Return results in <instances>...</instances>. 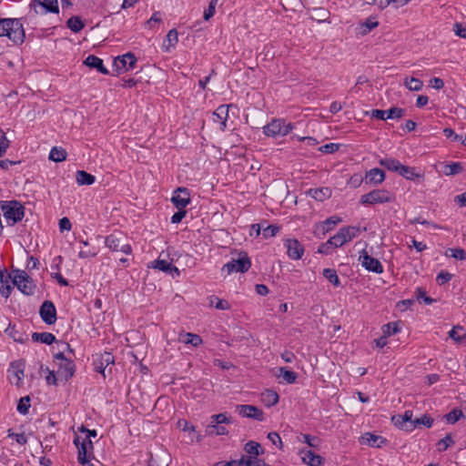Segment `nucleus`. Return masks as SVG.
<instances>
[{
    "mask_svg": "<svg viewBox=\"0 0 466 466\" xmlns=\"http://www.w3.org/2000/svg\"><path fill=\"white\" fill-rule=\"evenodd\" d=\"M359 259L361 261V265L366 270L377 274L383 273L384 269L382 264L379 259L369 255L366 249H362L360 252Z\"/></svg>",
    "mask_w": 466,
    "mask_h": 466,
    "instance_id": "obj_10",
    "label": "nucleus"
},
{
    "mask_svg": "<svg viewBox=\"0 0 466 466\" xmlns=\"http://www.w3.org/2000/svg\"><path fill=\"white\" fill-rule=\"evenodd\" d=\"M322 274L335 287L340 286V280L335 269L324 268Z\"/></svg>",
    "mask_w": 466,
    "mask_h": 466,
    "instance_id": "obj_44",
    "label": "nucleus"
},
{
    "mask_svg": "<svg viewBox=\"0 0 466 466\" xmlns=\"http://www.w3.org/2000/svg\"><path fill=\"white\" fill-rule=\"evenodd\" d=\"M379 163L388 170L396 172L398 174L402 165L399 160L391 157L381 158Z\"/></svg>",
    "mask_w": 466,
    "mask_h": 466,
    "instance_id": "obj_35",
    "label": "nucleus"
},
{
    "mask_svg": "<svg viewBox=\"0 0 466 466\" xmlns=\"http://www.w3.org/2000/svg\"><path fill=\"white\" fill-rule=\"evenodd\" d=\"M2 203L1 211L7 226H14L21 221L25 217V207L16 200L0 201Z\"/></svg>",
    "mask_w": 466,
    "mask_h": 466,
    "instance_id": "obj_2",
    "label": "nucleus"
},
{
    "mask_svg": "<svg viewBox=\"0 0 466 466\" xmlns=\"http://www.w3.org/2000/svg\"><path fill=\"white\" fill-rule=\"evenodd\" d=\"M84 64L90 68H96L99 73L103 75L109 74V71L103 64V60L95 55H89L84 61Z\"/></svg>",
    "mask_w": 466,
    "mask_h": 466,
    "instance_id": "obj_22",
    "label": "nucleus"
},
{
    "mask_svg": "<svg viewBox=\"0 0 466 466\" xmlns=\"http://www.w3.org/2000/svg\"><path fill=\"white\" fill-rule=\"evenodd\" d=\"M171 202L177 209L185 208L190 202V193L187 187H177L171 198Z\"/></svg>",
    "mask_w": 466,
    "mask_h": 466,
    "instance_id": "obj_13",
    "label": "nucleus"
},
{
    "mask_svg": "<svg viewBox=\"0 0 466 466\" xmlns=\"http://www.w3.org/2000/svg\"><path fill=\"white\" fill-rule=\"evenodd\" d=\"M206 432L208 435H226L228 431L224 426L210 424L207 427Z\"/></svg>",
    "mask_w": 466,
    "mask_h": 466,
    "instance_id": "obj_50",
    "label": "nucleus"
},
{
    "mask_svg": "<svg viewBox=\"0 0 466 466\" xmlns=\"http://www.w3.org/2000/svg\"><path fill=\"white\" fill-rule=\"evenodd\" d=\"M178 41V34L177 29L173 28L168 31L163 43V48L166 52H169L170 47H174Z\"/></svg>",
    "mask_w": 466,
    "mask_h": 466,
    "instance_id": "obj_33",
    "label": "nucleus"
},
{
    "mask_svg": "<svg viewBox=\"0 0 466 466\" xmlns=\"http://www.w3.org/2000/svg\"><path fill=\"white\" fill-rule=\"evenodd\" d=\"M125 239L126 237L122 232H114L106 237L105 245L113 252L121 251L127 255L131 254L132 248L129 244L124 243Z\"/></svg>",
    "mask_w": 466,
    "mask_h": 466,
    "instance_id": "obj_7",
    "label": "nucleus"
},
{
    "mask_svg": "<svg viewBox=\"0 0 466 466\" xmlns=\"http://www.w3.org/2000/svg\"><path fill=\"white\" fill-rule=\"evenodd\" d=\"M76 180L80 186H90L95 183L96 177L85 170H77L76 173Z\"/></svg>",
    "mask_w": 466,
    "mask_h": 466,
    "instance_id": "obj_31",
    "label": "nucleus"
},
{
    "mask_svg": "<svg viewBox=\"0 0 466 466\" xmlns=\"http://www.w3.org/2000/svg\"><path fill=\"white\" fill-rule=\"evenodd\" d=\"M211 422L215 424L230 423L231 419L226 413H218L210 417Z\"/></svg>",
    "mask_w": 466,
    "mask_h": 466,
    "instance_id": "obj_59",
    "label": "nucleus"
},
{
    "mask_svg": "<svg viewBox=\"0 0 466 466\" xmlns=\"http://www.w3.org/2000/svg\"><path fill=\"white\" fill-rule=\"evenodd\" d=\"M13 273L15 274L12 279L14 286L25 295H33L36 286L32 278L21 269H13Z\"/></svg>",
    "mask_w": 466,
    "mask_h": 466,
    "instance_id": "obj_4",
    "label": "nucleus"
},
{
    "mask_svg": "<svg viewBox=\"0 0 466 466\" xmlns=\"http://www.w3.org/2000/svg\"><path fill=\"white\" fill-rule=\"evenodd\" d=\"M404 86L410 91H420L422 89L423 82L416 77H406Z\"/></svg>",
    "mask_w": 466,
    "mask_h": 466,
    "instance_id": "obj_40",
    "label": "nucleus"
},
{
    "mask_svg": "<svg viewBox=\"0 0 466 466\" xmlns=\"http://www.w3.org/2000/svg\"><path fill=\"white\" fill-rule=\"evenodd\" d=\"M262 400L268 407L274 406L279 402V394L272 390H267L262 393Z\"/></svg>",
    "mask_w": 466,
    "mask_h": 466,
    "instance_id": "obj_38",
    "label": "nucleus"
},
{
    "mask_svg": "<svg viewBox=\"0 0 466 466\" xmlns=\"http://www.w3.org/2000/svg\"><path fill=\"white\" fill-rule=\"evenodd\" d=\"M137 61V59L136 56L133 53L128 52L123 56H119L116 58H115L113 66L116 74L119 75L123 72L134 69Z\"/></svg>",
    "mask_w": 466,
    "mask_h": 466,
    "instance_id": "obj_9",
    "label": "nucleus"
},
{
    "mask_svg": "<svg viewBox=\"0 0 466 466\" xmlns=\"http://www.w3.org/2000/svg\"><path fill=\"white\" fill-rule=\"evenodd\" d=\"M361 444H366L370 447L380 448L382 445L386 444L387 440L380 435H375L370 432H366L360 438Z\"/></svg>",
    "mask_w": 466,
    "mask_h": 466,
    "instance_id": "obj_20",
    "label": "nucleus"
},
{
    "mask_svg": "<svg viewBox=\"0 0 466 466\" xmlns=\"http://www.w3.org/2000/svg\"><path fill=\"white\" fill-rule=\"evenodd\" d=\"M379 25V22L375 20L373 17H369L365 20V22L360 24V34L367 35L372 29L376 28Z\"/></svg>",
    "mask_w": 466,
    "mask_h": 466,
    "instance_id": "obj_43",
    "label": "nucleus"
},
{
    "mask_svg": "<svg viewBox=\"0 0 466 466\" xmlns=\"http://www.w3.org/2000/svg\"><path fill=\"white\" fill-rule=\"evenodd\" d=\"M10 279H13L11 275H5V271L0 268V293L6 299L10 296L13 289L9 284Z\"/></svg>",
    "mask_w": 466,
    "mask_h": 466,
    "instance_id": "obj_28",
    "label": "nucleus"
},
{
    "mask_svg": "<svg viewBox=\"0 0 466 466\" xmlns=\"http://www.w3.org/2000/svg\"><path fill=\"white\" fill-rule=\"evenodd\" d=\"M268 439L272 442V444L276 445L279 449L281 450L283 448V443L279 433L271 431L268 434Z\"/></svg>",
    "mask_w": 466,
    "mask_h": 466,
    "instance_id": "obj_63",
    "label": "nucleus"
},
{
    "mask_svg": "<svg viewBox=\"0 0 466 466\" xmlns=\"http://www.w3.org/2000/svg\"><path fill=\"white\" fill-rule=\"evenodd\" d=\"M454 444V441L451 434H447L444 438L441 439L437 442V449L439 451H444L449 447L452 446Z\"/></svg>",
    "mask_w": 466,
    "mask_h": 466,
    "instance_id": "obj_53",
    "label": "nucleus"
},
{
    "mask_svg": "<svg viewBox=\"0 0 466 466\" xmlns=\"http://www.w3.org/2000/svg\"><path fill=\"white\" fill-rule=\"evenodd\" d=\"M445 256L458 260H466V251L461 248H448L445 251Z\"/></svg>",
    "mask_w": 466,
    "mask_h": 466,
    "instance_id": "obj_45",
    "label": "nucleus"
},
{
    "mask_svg": "<svg viewBox=\"0 0 466 466\" xmlns=\"http://www.w3.org/2000/svg\"><path fill=\"white\" fill-rule=\"evenodd\" d=\"M7 436L9 438H13L15 440V441L20 445H25L27 442V438L25 434V432L22 433H15L12 431L11 429L7 431Z\"/></svg>",
    "mask_w": 466,
    "mask_h": 466,
    "instance_id": "obj_58",
    "label": "nucleus"
},
{
    "mask_svg": "<svg viewBox=\"0 0 466 466\" xmlns=\"http://www.w3.org/2000/svg\"><path fill=\"white\" fill-rule=\"evenodd\" d=\"M463 169L462 164L460 162H451L444 166L443 173L446 176H453L461 173Z\"/></svg>",
    "mask_w": 466,
    "mask_h": 466,
    "instance_id": "obj_41",
    "label": "nucleus"
},
{
    "mask_svg": "<svg viewBox=\"0 0 466 466\" xmlns=\"http://www.w3.org/2000/svg\"><path fill=\"white\" fill-rule=\"evenodd\" d=\"M152 268H157L166 273L175 272L177 276L180 274L178 268L173 266L170 262L164 259H157L153 262Z\"/></svg>",
    "mask_w": 466,
    "mask_h": 466,
    "instance_id": "obj_29",
    "label": "nucleus"
},
{
    "mask_svg": "<svg viewBox=\"0 0 466 466\" xmlns=\"http://www.w3.org/2000/svg\"><path fill=\"white\" fill-rule=\"evenodd\" d=\"M239 415L246 418H251L258 421L264 420V414L262 410L253 405H238L237 407Z\"/></svg>",
    "mask_w": 466,
    "mask_h": 466,
    "instance_id": "obj_17",
    "label": "nucleus"
},
{
    "mask_svg": "<svg viewBox=\"0 0 466 466\" xmlns=\"http://www.w3.org/2000/svg\"><path fill=\"white\" fill-rule=\"evenodd\" d=\"M385 179V172L379 168L374 167L369 170L365 175V183L379 185L381 184Z\"/></svg>",
    "mask_w": 466,
    "mask_h": 466,
    "instance_id": "obj_21",
    "label": "nucleus"
},
{
    "mask_svg": "<svg viewBox=\"0 0 466 466\" xmlns=\"http://www.w3.org/2000/svg\"><path fill=\"white\" fill-rule=\"evenodd\" d=\"M232 105H220L214 112H213V121L220 122L219 129L221 131H225L227 128V121L228 118V110Z\"/></svg>",
    "mask_w": 466,
    "mask_h": 466,
    "instance_id": "obj_18",
    "label": "nucleus"
},
{
    "mask_svg": "<svg viewBox=\"0 0 466 466\" xmlns=\"http://www.w3.org/2000/svg\"><path fill=\"white\" fill-rule=\"evenodd\" d=\"M251 267V261L246 252H241L238 254V258H232L230 261L226 263L221 270L226 271L228 274L231 273H245Z\"/></svg>",
    "mask_w": 466,
    "mask_h": 466,
    "instance_id": "obj_6",
    "label": "nucleus"
},
{
    "mask_svg": "<svg viewBox=\"0 0 466 466\" xmlns=\"http://www.w3.org/2000/svg\"><path fill=\"white\" fill-rule=\"evenodd\" d=\"M302 455V461L304 463L309 465V466H320L322 463V457L316 454L312 451H304L302 450L300 451Z\"/></svg>",
    "mask_w": 466,
    "mask_h": 466,
    "instance_id": "obj_27",
    "label": "nucleus"
},
{
    "mask_svg": "<svg viewBox=\"0 0 466 466\" xmlns=\"http://www.w3.org/2000/svg\"><path fill=\"white\" fill-rule=\"evenodd\" d=\"M294 128L293 124H286L284 119L275 118L263 127V133L267 137H276L278 136L284 137Z\"/></svg>",
    "mask_w": 466,
    "mask_h": 466,
    "instance_id": "obj_5",
    "label": "nucleus"
},
{
    "mask_svg": "<svg viewBox=\"0 0 466 466\" xmlns=\"http://www.w3.org/2000/svg\"><path fill=\"white\" fill-rule=\"evenodd\" d=\"M308 195L317 201H324L331 197V189L328 187L310 188Z\"/></svg>",
    "mask_w": 466,
    "mask_h": 466,
    "instance_id": "obj_24",
    "label": "nucleus"
},
{
    "mask_svg": "<svg viewBox=\"0 0 466 466\" xmlns=\"http://www.w3.org/2000/svg\"><path fill=\"white\" fill-rule=\"evenodd\" d=\"M75 371L76 364L72 360L58 363L56 373L60 380L68 381L74 376Z\"/></svg>",
    "mask_w": 466,
    "mask_h": 466,
    "instance_id": "obj_16",
    "label": "nucleus"
},
{
    "mask_svg": "<svg viewBox=\"0 0 466 466\" xmlns=\"http://www.w3.org/2000/svg\"><path fill=\"white\" fill-rule=\"evenodd\" d=\"M177 427L183 431L188 432L189 442H200L203 440V436L197 432L196 427L190 425L187 420H178Z\"/></svg>",
    "mask_w": 466,
    "mask_h": 466,
    "instance_id": "obj_19",
    "label": "nucleus"
},
{
    "mask_svg": "<svg viewBox=\"0 0 466 466\" xmlns=\"http://www.w3.org/2000/svg\"><path fill=\"white\" fill-rule=\"evenodd\" d=\"M66 26L72 32L78 33L85 27V23L79 16L73 15L66 21Z\"/></svg>",
    "mask_w": 466,
    "mask_h": 466,
    "instance_id": "obj_37",
    "label": "nucleus"
},
{
    "mask_svg": "<svg viewBox=\"0 0 466 466\" xmlns=\"http://www.w3.org/2000/svg\"><path fill=\"white\" fill-rule=\"evenodd\" d=\"M415 297L420 303L423 302L426 305H431L434 302V299L427 296L426 291L422 288L416 289Z\"/></svg>",
    "mask_w": 466,
    "mask_h": 466,
    "instance_id": "obj_46",
    "label": "nucleus"
},
{
    "mask_svg": "<svg viewBox=\"0 0 466 466\" xmlns=\"http://www.w3.org/2000/svg\"><path fill=\"white\" fill-rule=\"evenodd\" d=\"M341 222V218L337 216H332L328 218L325 221H323L321 224L317 225L315 228V234H318V231L320 230L321 234L325 235L338 224Z\"/></svg>",
    "mask_w": 466,
    "mask_h": 466,
    "instance_id": "obj_23",
    "label": "nucleus"
},
{
    "mask_svg": "<svg viewBox=\"0 0 466 466\" xmlns=\"http://www.w3.org/2000/svg\"><path fill=\"white\" fill-rule=\"evenodd\" d=\"M399 174L409 180L423 177V174L416 173L415 168L401 165Z\"/></svg>",
    "mask_w": 466,
    "mask_h": 466,
    "instance_id": "obj_36",
    "label": "nucleus"
},
{
    "mask_svg": "<svg viewBox=\"0 0 466 466\" xmlns=\"http://www.w3.org/2000/svg\"><path fill=\"white\" fill-rule=\"evenodd\" d=\"M96 255H97V250L95 247L85 248V249L81 248L80 251L78 252V257L80 258H94Z\"/></svg>",
    "mask_w": 466,
    "mask_h": 466,
    "instance_id": "obj_62",
    "label": "nucleus"
},
{
    "mask_svg": "<svg viewBox=\"0 0 466 466\" xmlns=\"http://www.w3.org/2000/svg\"><path fill=\"white\" fill-rule=\"evenodd\" d=\"M360 232V227H343L333 237L329 238V243H333L334 248H339L345 243L356 238Z\"/></svg>",
    "mask_w": 466,
    "mask_h": 466,
    "instance_id": "obj_8",
    "label": "nucleus"
},
{
    "mask_svg": "<svg viewBox=\"0 0 466 466\" xmlns=\"http://www.w3.org/2000/svg\"><path fill=\"white\" fill-rule=\"evenodd\" d=\"M246 456H242L239 460H232L229 461H218L213 466H247L248 465Z\"/></svg>",
    "mask_w": 466,
    "mask_h": 466,
    "instance_id": "obj_51",
    "label": "nucleus"
},
{
    "mask_svg": "<svg viewBox=\"0 0 466 466\" xmlns=\"http://www.w3.org/2000/svg\"><path fill=\"white\" fill-rule=\"evenodd\" d=\"M34 4L41 6L44 9V13L58 14L59 6L57 0H34Z\"/></svg>",
    "mask_w": 466,
    "mask_h": 466,
    "instance_id": "obj_26",
    "label": "nucleus"
},
{
    "mask_svg": "<svg viewBox=\"0 0 466 466\" xmlns=\"http://www.w3.org/2000/svg\"><path fill=\"white\" fill-rule=\"evenodd\" d=\"M299 441L307 443L309 447L312 448L318 447L319 442V439L318 437L304 433L300 434Z\"/></svg>",
    "mask_w": 466,
    "mask_h": 466,
    "instance_id": "obj_55",
    "label": "nucleus"
},
{
    "mask_svg": "<svg viewBox=\"0 0 466 466\" xmlns=\"http://www.w3.org/2000/svg\"><path fill=\"white\" fill-rule=\"evenodd\" d=\"M67 153L62 147H54L49 153V159L54 162H62L66 159Z\"/></svg>",
    "mask_w": 466,
    "mask_h": 466,
    "instance_id": "obj_39",
    "label": "nucleus"
},
{
    "mask_svg": "<svg viewBox=\"0 0 466 466\" xmlns=\"http://www.w3.org/2000/svg\"><path fill=\"white\" fill-rule=\"evenodd\" d=\"M25 361L23 360L13 361L8 369V377L12 384L21 387L24 379Z\"/></svg>",
    "mask_w": 466,
    "mask_h": 466,
    "instance_id": "obj_11",
    "label": "nucleus"
},
{
    "mask_svg": "<svg viewBox=\"0 0 466 466\" xmlns=\"http://www.w3.org/2000/svg\"><path fill=\"white\" fill-rule=\"evenodd\" d=\"M280 230V227L276 225H269L263 229V237L265 238L275 237Z\"/></svg>",
    "mask_w": 466,
    "mask_h": 466,
    "instance_id": "obj_60",
    "label": "nucleus"
},
{
    "mask_svg": "<svg viewBox=\"0 0 466 466\" xmlns=\"http://www.w3.org/2000/svg\"><path fill=\"white\" fill-rule=\"evenodd\" d=\"M339 148V145L336 143H329L325 144L319 147V150L325 154H333L337 152Z\"/></svg>",
    "mask_w": 466,
    "mask_h": 466,
    "instance_id": "obj_61",
    "label": "nucleus"
},
{
    "mask_svg": "<svg viewBox=\"0 0 466 466\" xmlns=\"http://www.w3.org/2000/svg\"><path fill=\"white\" fill-rule=\"evenodd\" d=\"M244 451L249 455L248 458H252V460L258 459V456L264 453V450L261 445L255 441H248L244 445Z\"/></svg>",
    "mask_w": 466,
    "mask_h": 466,
    "instance_id": "obj_25",
    "label": "nucleus"
},
{
    "mask_svg": "<svg viewBox=\"0 0 466 466\" xmlns=\"http://www.w3.org/2000/svg\"><path fill=\"white\" fill-rule=\"evenodd\" d=\"M461 418H464V414L461 410L457 408L451 410L449 413L445 415L447 422L451 424H454Z\"/></svg>",
    "mask_w": 466,
    "mask_h": 466,
    "instance_id": "obj_47",
    "label": "nucleus"
},
{
    "mask_svg": "<svg viewBox=\"0 0 466 466\" xmlns=\"http://www.w3.org/2000/svg\"><path fill=\"white\" fill-rule=\"evenodd\" d=\"M381 329H382L383 334H385L388 337L390 335H394L400 331L399 322H395V321L389 322V323L383 325Z\"/></svg>",
    "mask_w": 466,
    "mask_h": 466,
    "instance_id": "obj_49",
    "label": "nucleus"
},
{
    "mask_svg": "<svg viewBox=\"0 0 466 466\" xmlns=\"http://www.w3.org/2000/svg\"><path fill=\"white\" fill-rule=\"evenodd\" d=\"M32 340L34 342H41L46 345H51L56 342V336L50 332H34L32 334Z\"/></svg>",
    "mask_w": 466,
    "mask_h": 466,
    "instance_id": "obj_30",
    "label": "nucleus"
},
{
    "mask_svg": "<svg viewBox=\"0 0 466 466\" xmlns=\"http://www.w3.org/2000/svg\"><path fill=\"white\" fill-rule=\"evenodd\" d=\"M39 315L46 324H55L56 321V309L55 304L51 300H45L39 309Z\"/></svg>",
    "mask_w": 466,
    "mask_h": 466,
    "instance_id": "obj_12",
    "label": "nucleus"
},
{
    "mask_svg": "<svg viewBox=\"0 0 466 466\" xmlns=\"http://www.w3.org/2000/svg\"><path fill=\"white\" fill-rule=\"evenodd\" d=\"M94 445L91 439L85 438L79 447L77 454V461L81 465H86L89 462L91 456H93Z\"/></svg>",
    "mask_w": 466,
    "mask_h": 466,
    "instance_id": "obj_15",
    "label": "nucleus"
},
{
    "mask_svg": "<svg viewBox=\"0 0 466 466\" xmlns=\"http://www.w3.org/2000/svg\"><path fill=\"white\" fill-rule=\"evenodd\" d=\"M463 328L460 325L454 326L450 331H449V337L454 340L456 343H461L466 339V334L463 336H460L458 334V330H461Z\"/></svg>",
    "mask_w": 466,
    "mask_h": 466,
    "instance_id": "obj_56",
    "label": "nucleus"
},
{
    "mask_svg": "<svg viewBox=\"0 0 466 466\" xmlns=\"http://www.w3.org/2000/svg\"><path fill=\"white\" fill-rule=\"evenodd\" d=\"M209 301L210 305L214 306L218 309L225 310L230 309V304L228 303V300L221 299L216 296H211Z\"/></svg>",
    "mask_w": 466,
    "mask_h": 466,
    "instance_id": "obj_48",
    "label": "nucleus"
},
{
    "mask_svg": "<svg viewBox=\"0 0 466 466\" xmlns=\"http://www.w3.org/2000/svg\"><path fill=\"white\" fill-rule=\"evenodd\" d=\"M0 36H7L15 45H22L25 34L21 18H0Z\"/></svg>",
    "mask_w": 466,
    "mask_h": 466,
    "instance_id": "obj_1",
    "label": "nucleus"
},
{
    "mask_svg": "<svg viewBox=\"0 0 466 466\" xmlns=\"http://www.w3.org/2000/svg\"><path fill=\"white\" fill-rule=\"evenodd\" d=\"M284 246L287 248V254L289 258L298 260L304 254L303 245L296 238L286 239Z\"/></svg>",
    "mask_w": 466,
    "mask_h": 466,
    "instance_id": "obj_14",
    "label": "nucleus"
},
{
    "mask_svg": "<svg viewBox=\"0 0 466 466\" xmlns=\"http://www.w3.org/2000/svg\"><path fill=\"white\" fill-rule=\"evenodd\" d=\"M30 408V398L29 396L22 397L17 404V411L23 415L28 413Z\"/></svg>",
    "mask_w": 466,
    "mask_h": 466,
    "instance_id": "obj_54",
    "label": "nucleus"
},
{
    "mask_svg": "<svg viewBox=\"0 0 466 466\" xmlns=\"http://www.w3.org/2000/svg\"><path fill=\"white\" fill-rule=\"evenodd\" d=\"M163 461L160 463L157 459L151 455L148 461V466H167L168 465V454L163 453Z\"/></svg>",
    "mask_w": 466,
    "mask_h": 466,
    "instance_id": "obj_64",
    "label": "nucleus"
},
{
    "mask_svg": "<svg viewBox=\"0 0 466 466\" xmlns=\"http://www.w3.org/2000/svg\"><path fill=\"white\" fill-rule=\"evenodd\" d=\"M386 119H399L404 116L405 109L400 107L393 106L386 110Z\"/></svg>",
    "mask_w": 466,
    "mask_h": 466,
    "instance_id": "obj_52",
    "label": "nucleus"
},
{
    "mask_svg": "<svg viewBox=\"0 0 466 466\" xmlns=\"http://www.w3.org/2000/svg\"><path fill=\"white\" fill-rule=\"evenodd\" d=\"M279 377H281L283 380H285L287 383H294L296 381V379L298 377L297 373L288 370L285 367H280L279 369Z\"/></svg>",
    "mask_w": 466,
    "mask_h": 466,
    "instance_id": "obj_42",
    "label": "nucleus"
},
{
    "mask_svg": "<svg viewBox=\"0 0 466 466\" xmlns=\"http://www.w3.org/2000/svg\"><path fill=\"white\" fill-rule=\"evenodd\" d=\"M433 424V419L428 415L424 414L420 418H417L413 420V424L407 426V431H412L417 427L423 425L427 428H431Z\"/></svg>",
    "mask_w": 466,
    "mask_h": 466,
    "instance_id": "obj_32",
    "label": "nucleus"
},
{
    "mask_svg": "<svg viewBox=\"0 0 466 466\" xmlns=\"http://www.w3.org/2000/svg\"><path fill=\"white\" fill-rule=\"evenodd\" d=\"M5 332L12 338L15 342L25 343L27 339L25 338V334L16 329L15 325L9 324Z\"/></svg>",
    "mask_w": 466,
    "mask_h": 466,
    "instance_id": "obj_34",
    "label": "nucleus"
},
{
    "mask_svg": "<svg viewBox=\"0 0 466 466\" xmlns=\"http://www.w3.org/2000/svg\"><path fill=\"white\" fill-rule=\"evenodd\" d=\"M395 200V196L386 189H374L360 197V203L361 205H376L391 203Z\"/></svg>",
    "mask_w": 466,
    "mask_h": 466,
    "instance_id": "obj_3",
    "label": "nucleus"
},
{
    "mask_svg": "<svg viewBox=\"0 0 466 466\" xmlns=\"http://www.w3.org/2000/svg\"><path fill=\"white\" fill-rule=\"evenodd\" d=\"M185 337L186 339L184 340V342L186 344H191L194 347H198L201 345L203 342L202 338L198 334L187 333Z\"/></svg>",
    "mask_w": 466,
    "mask_h": 466,
    "instance_id": "obj_57",
    "label": "nucleus"
}]
</instances>
